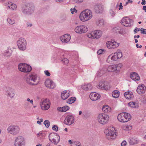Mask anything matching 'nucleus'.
<instances>
[{
  "mask_svg": "<svg viewBox=\"0 0 146 146\" xmlns=\"http://www.w3.org/2000/svg\"><path fill=\"white\" fill-rule=\"evenodd\" d=\"M25 7H27L29 11V12H30L31 14L34 12L35 9V7L34 5L32 3H27L25 5Z\"/></svg>",
  "mask_w": 146,
  "mask_h": 146,
  "instance_id": "nucleus-20",
  "label": "nucleus"
},
{
  "mask_svg": "<svg viewBox=\"0 0 146 146\" xmlns=\"http://www.w3.org/2000/svg\"><path fill=\"white\" fill-rule=\"evenodd\" d=\"M94 9L95 12L96 13H100V4H96L94 6Z\"/></svg>",
  "mask_w": 146,
  "mask_h": 146,
  "instance_id": "nucleus-30",
  "label": "nucleus"
},
{
  "mask_svg": "<svg viewBox=\"0 0 146 146\" xmlns=\"http://www.w3.org/2000/svg\"><path fill=\"white\" fill-rule=\"evenodd\" d=\"M131 79L134 81L139 80V76L136 73L132 72L130 75Z\"/></svg>",
  "mask_w": 146,
  "mask_h": 146,
  "instance_id": "nucleus-25",
  "label": "nucleus"
},
{
  "mask_svg": "<svg viewBox=\"0 0 146 146\" xmlns=\"http://www.w3.org/2000/svg\"><path fill=\"white\" fill-rule=\"evenodd\" d=\"M101 25H102L101 23H102V25H104L105 23L103 19H101Z\"/></svg>",
  "mask_w": 146,
  "mask_h": 146,
  "instance_id": "nucleus-61",
  "label": "nucleus"
},
{
  "mask_svg": "<svg viewBox=\"0 0 146 146\" xmlns=\"http://www.w3.org/2000/svg\"><path fill=\"white\" fill-rule=\"evenodd\" d=\"M48 104L49 105H50V100L48 99H45L40 104Z\"/></svg>",
  "mask_w": 146,
  "mask_h": 146,
  "instance_id": "nucleus-38",
  "label": "nucleus"
},
{
  "mask_svg": "<svg viewBox=\"0 0 146 146\" xmlns=\"http://www.w3.org/2000/svg\"><path fill=\"white\" fill-rule=\"evenodd\" d=\"M74 120L75 118L73 116L68 115L66 116L64 123L67 125H70L74 123Z\"/></svg>",
  "mask_w": 146,
  "mask_h": 146,
  "instance_id": "nucleus-9",
  "label": "nucleus"
},
{
  "mask_svg": "<svg viewBox=\"0 0 146 146\" xmlns=\"http://www.w3.org/2000/svg\"><path fill=\"white\" fill-rule=\"evenodd\" d=\"M37 78V76L36 74H31L26 78V81L27 84L34 85L35 84L34 82H36Z\"/></svg>",
  "mask_w": 146,
  "mask_h": 146,
  "instance_id": "nucleus-6",
  "label": "nucleus"
},
{
  "mask_svg": "<svg viewBox=\"0 0 146 146\" xmlns=\"http://www.w3.org/2000/svg\"><path fill=\"white\" fill-rule=\"evenodd\" d=\"M102 111L105 113L110 112L111 110V108H110L108 105H105L102 108Z\"/></svg>",
  "mask_w": 146,
  "mask_h": 146,
  "instance_id": "nucleus-29",
  "label": "nucleus"
},
{
  "mask_svg": "<svg viewBox=\"0 0 146 146\" xmlns=\"http://www.w3.org/2000/svg\"><path fill=\"white\" fill-rule=\"evenodd\" d=\"M20 130L19 126L14 125L9 126L7 129L9 133L14 135L17 134L19 133Z\"/></svg>",
  "mask_w": 146,
  "mask_h": 146,
  "instance_id": "nucleus-2",
  "label": "nucleus"
},
{
  "mask_svg": "<svg viewBox=\"0 0 146 146\" xmlns=\"http://www.w3.org/2000/svg\"><path fill=\"white\" fill-rule=\"evenodd\" d=\"M107 47L109 48L114 49L118 47L119 43L115 41L113 39H112L111 41L107 42L106 44Z\"/></svg>",
  "mask_w": 146,
  "mask_h": 146,
  "instance_id": "nucleus-13",
  "label": "nucleus"
},
{
  "mask_svg": "<svg viewBox=\"0 0 146 146\" xmlns=\"http://www.w3.org/2000/svg\"><path fill=\"white\" fill-rule=\"evenodd\" d=\"M71 12L72 14H73V13L74 12L76 11V9L75 8H74L73 9H70Z\"/></svg>",
  "mask_w": 146,
  "mask_h": 146,
  "instance_id": "nucleus-59",
  "label": "nucleus"
},
{
  "mask_svg": "<svg viewBox=\"0 0 146 146\" xmlns=\"http://www.w3.org/2000/svg\"><path fill=\"white\" fill-rule=\"evenodd\" d=\"M72 1L74 3H76L78 4H79L82 3L84 0H72Z\"/></svg>",
  "mask_w": 146,
  "mask_h": 146,
  "instance_id": "nucleus-49",
  "label": "nucleus"
},
{
  "mask_svg": "<svg viewBox=\"0 0 146 146\" xmlns=\"http://www.w3.org/2000/svg\"><path fill=\"white\" fill-rule=\"evenodd\" d=\"M110 86L109 83L106 81H104L102 82L101 84V89L107 90L109 89Z\"/></svg>",
  "mask_w": 146,
  "mask_h": 146,
  "instance_id": "nucleus-22",
  "label": "nucleus"
},
{
  "mask_svg": "<svg viewBox=\"0 0 146 146\" xmlns=\"http://www.w3.org/2000/svg\"><path fill=\"white\" fill-rule=\"evenodd\" d=\"M129 144L131 145H133L135 144H137V141L134 139H130L129 141Z\"/></svg>",
  "mask_w": 146,
  "mask_h": 146,
  "instance_id": "nucleus-44",
  "label": "nucleus"
},
{
  "mask_svg": "<svg viewBox=\"0 0 146 146\" xmlns=\"http://www.w3.org/2000/svg\"><path fill=\"white\" fill-rule=\"evenodd\" d=\"M9 9H11L12 10H15L17 8V5L15 4L11 3L8 5Z\"/></svg>",
  "mask_w": 146,
  "mask_h": 146,
  "instance_id": "nucleus-36",
  "label": "nucleus"
},
{
  "mask_svg": "<svg viewBox=\"0 0 146 146\" xmlns=\"http://www.w3.org/2000/svg\"><path fill=\"white\" fill-rule=\"evenodd\" d=\"M127 143L126 141L124 140L121 143V146H126Z\"/></svg>",
  "mask_w": 146,
  "mask_h": 146,
  "instance_id": "nucleus-52",
  "label": "nucleus"
},
{
  "mask_svg": "<svg viewBox=\"0 0 146 146\" xmlns=\"http://www.w3.org/2000/svg\"><path fill=\"white\" fill-rule=\"evenodd\" d=\"M119 92L117 90H115L112 93V95L114 98H117L119 97Z\"/></svg>",
  "mask_w": 146,
  "mask_h": 146,
  "instance_id": "nucleus-31",
  "label": "nucleus"
},
{
  "mask_svg": "<svg viewBox=\"0 0 146 146\" xmlns=\"http://www.w3.org/2000/svg\"><path fill=\"white\" fill-rule=\"evenodd\" d=\"M7 21L11 25H13L15 23V21L14 20H12L9 18L7 19Z\"/></svg>",
  "mask_w": 146,
  "mask_h": 146,
  "instance_id": "nucleus-45",
  "label": "nucleus"
},
{
  "mask_svg": "<svg viewBox=\"0 0 146 146\" xmlns=\"http://www.w3.org/2000/svg\"><path fill=\"white\" fill-rule=\"evenodd\" d=\"M29 11L28 10V9L27 7H25H25H23L22 9V13L24 14L27 15H31L30 12H29Z\"/></svg>",
  "mask_w": 146,
  "mask_h": 146,
  "instance_id": "nucleus-33",
  "label": "nucleus"
},
{
  "mask_svg": "<svg viewBox=\"0 0 146 146\" xmlns=\"http://www.w3.org/2000/svg\"><path fill=\"white\" fill-rule=\"evenodd\" d=\"M18 68L20 71L24 72H29L32 70V68L30 66L25 63L19 64Z\"/></svg>",
  "mask_w": 146,
  "mask_h": 146,
  "instance_id": "nucleus-5",
  "label": "nucleus"
},
{
  "mask_svg": "<svg viewBox=\"0 0 146 146\" xmlns=\"http://www.w3.org/2000/svg\"><path fill=\"white\" fill-rule=\"evenodd\" d=\"M146 89V87L144 84L139 85L137 90V92L139 94L144 93Z\"/></svg>",
  "mask_w": 146,
  "mask_h": 146,
  "instance_id": "nucleus-16",
  "label": "nucleus"
},
{
  "mask_svg": "<svg viewBox=\"0 0 146 146\" xmlns=\"http://www.w3.org/2000/svg\"><path fill=\"white\" fill-rule=\"evenodd\" d=\"M55 1L57 3H61L63 2L64 0H55Z\"/></svg>",
  "mask_w": 146,
  "mask_h": 146,
  "instance_id": "nucleus-63",
  "label": "nucleus"
},
{
  "mask_svg": "<svg viewBox=\"0 0 146 146\" xmlns=\"http://www.w3.org/2000/svg\"><path fill=\"white\" fill-rule=\"evenodd\" d=\"M108 116L106 114L102 113L101 116V124H104L106 123L109 119Z\"/></svg>",
  "mask_w": 146,
  "mask_h": 146,
  "instance_id": "nucleus-19",
  "label": "nucleus"
},
{
  "mask_svg": "<svg viewBox=\"0 0 146 146\" xmlns=\"http://www.w3.org/2000/svg\"><path fill=\"white\" fill-rule=\"evenodd\" d=\"M126 127L128 130H131L132 129V127L130 125H127L126 126Z\"/></svg>",
  "mask_w": 146,
  "mask_h": 146,
  "instance_id": "nucleus-56",
  "label": "nucleus"
},
{
  "mask_svg": "<svg viewBox=\"0 0 146 146\" xmlns=\"http://www.w3.org/2000/svg\"><path fill=\"white\" fill-rule=\"evenodd\" d=\"M52 129L53 130L57 131H58V127L56 125H54L52 127Z\"/></svg>",
  "mask_w": 146,
  "mask_h": 146,
  "instance_id": "nucleus-50",
  "label": "nucleus"
},
{
  "mask_svg": "<svg viewBox=\"0 0 146 146\" xmlns=\"http://www.w3.org/2000/svg\"><path fill=\"white\" fill-rule=\"evenodd\" d=\"M84 11L85 12V13H86V15H87V17L89 20L92 17V12L91 10L88 9H86Z\"/></svg>",
  "mask_w": 146,
  "mask_h": 146,
  "instance_id": "nucleus-28",
  "label": "nucleus"
},
{
  "mask_svg": "<svg viewBox=\"0 0 146 146\" xmlns=\"http://www.w3.org/2000/svg\"><path fill=\"white\" fill-rule=\"evenodd\" d=\"M124 96L125 98L128 99H131L133 98V95L131 92H126L124 93Z\"/></svg>",
  "mask_w": 146,
  "mask_h": 146,
  "instance_id": "nucleus-26",
  "label": "nucleus"
},
{
  "mask_svg": "<svg viewBox=\"0 0 146 146\" xmlns=\"http://www.w3.org/2000/svg\"><path fill=\"white\" fill-rule=\"evenodd\" d=\"M90 98L92 101H96L100 98V95L94 92L91 93L90 95Z\"/></svg>",
  "mask_w": 146,
  "mask_h": 146,
  "instance_id": "nucleus-17",
  "label": "nucleus"
},
{
  "mask_svg": "<svg viewBox=\"0 0 146 146\" xmlns=\"http://www.w3.org/2000/svg\"><path fill=\"white\" fill-rule=\"evenodd\" d=\"M50 121L48 120H45L44 122V124L45 126L47 128H48L50 125Z\"/></svg>",
  "mask_w": 146,
  "mask_h": 146,
  "instance_id": "nucleus-41",
  "label": "nucleus"
},
{
  "mask_svg": "<svg viewBox=\"0 0 146 146\" xmlns=\"http://www.w3.org/2000/svg\"><path fill=\"white\" fill-rule=\"evenodd\" d=\"M69 108H70L68 106H66L62 107V109L63 111H66L68 110Z\"/></svg>",
  "mask_w": 146,
  "mask_h": 146,
  "instance_id": "nucleus-47",
  "label": "nucleus"
},
{
  "mask_svg": "<svg viewBox=\"0 0 146 146\" xmlns=\"http://www.w3.org/2000/svg\"><path fill=\"white\" fill-rule=\"evenodd\" d=\"M88 30L86 26L80 25L77 26L75 29L74 31L77 33L81 34L86 33Z\"/></svg>",
  "mask_w": 146,
  "mask_h": 146,
  "instance_id": "nucleus-12",
  "label": "nucleus"
},
{
  "mask_svg": "<svg viewBox=\"0 0 146 146\" xmlns=\"http://www.w3.org/2000/svg\"><path fill=\"white\" fill-rule=\"evenodd\" d=\"M109 13L112 17H113L115 15V13L112 9H110L109 11Z\"/></svg>",
  "mask_w": 146,
  "mask_h": 146,
  "instance_id": "nucleus-42",
  "label": "nucleus"
},
{
  "mask_svg": "<svg viewBox=\"0 0 146 146\" xmlns=\"http://www.w3.org/2000/svg\"><path fill=\"white\" fill-rule=\"evenodd\" d=\"M45 86L47 88L50 89H53L55 86L54 82L50 79L46 80L45 82Z\"/></svg>",
  "mask_w": 146,
  "mask_h": 146,
  "instance_id": "nucleus-15",
  "label": "nucleus"
},
{
  "mask_svg": "<svg viewBox=\"0 0 146 146\" xmlns=\"http://www.w3.org/2000/svg\"><path fill=\"white\" fill-rule=\"evenodd\" d=\"M142 2L141 3V4L143 5H145L146 3V2L145 0H142Z\"/></svg>",
  "mask_w": 146,
  "mask_h": 146,
  "instance_id": "nucleus-64",
  "label": "nucleus"
},
{
  "mask_svg": "<svg viewBox=\"0 0 146 146\" xmlns=\"http://www.w3.org/2000/svg\"><path fill=\"white\" fill-rule=\"evenodd\" d=\"M121 24L126 27H130L133 25V21L132 20L127 17H124L121 20Z\"/></svg>",
  "mask_w": 146,
  "mask_h": 146,
  "instance_id": "nucleus-10",
  "label": "nucleus"
},
{
  "mask_svg": "<svg viewBox=\"0 0 146 146\" xmlns=\"http://www.w3.org/2000/svg\"><path fill=\"white\" fill-rule=\"evenodd\" d=\"M7 93L8 96L11 98H13L15 95L13 92L12 91H7Z\"/></svg>",
  "mask_w": 146,
  "mask_h": 146,
  "instance_id": "nucleus-43",
  "label": "nucleus"
},
{
  "mask_svg": "<svg viewBox=\"0 0 146 146\" xmlns=\"http://www.w3.org/2000/svg\"><path fill=\"white\" fill-rule=\"evenodd\" d=\"M104 5H102V7H101V13H102L103 12H104L105 11L104 8L103 7Z\"/></svg>",
  "mask_w": 146,
  "mask_h": 146,
  "instance_id": "nucleus-58",
  "label": "nucleus"
},
{
  "mask_svg": "<svg viewBox=\"0 0 146 146\" xmlns=\"http://www.w3.org/2000/svg\"><path fill=\"white\" fill-rule=\"evenodd\" d=\"M70 92L68 90L62 92L61 94V97L62 99L65 100L67 99L70 95Z\"/></svg>",
  "mask_w": 146,
  "mask_h": 146,
  "instance_id": "nucleus-21",
  "label": "nucleus"
},
{
  "mask_svg": "<svg viewBox=\"0 0 146 146\" xmlns=\"http://www.w3.org/2000/svg\"><path fill=\"white\" fill-rule=\"evenodd\" d=\"M115 53L117 56V59L121 58L122 56V54L121 52H118Z\"/></svg>",
  "mask_w": 146,
  "mask_h": 146,
  "instance_id": "nucleus-40",
  "label": "nucleus"
},
{
  "mask_svg": "<svg viewBox=\"0 0 146 146\" xmlns=\"http://www.w3.org/2000/svg\"><path fill=\"white\" fill-rule=\"evenodd\" d=\"M121 30L120 27H117L114 28L112 29V31L114 33L121 34V32L120 31Z\"/></svg>",
  "mask_w": 146,
  "mask_h": 146,
  "instance_id": "nucleus-32",
  "label": "nucleus"
},
{
  "mask_svg": "<svg viewBox=\"0 0 146 146\" xmlns=\"http://www.w3.org/2000/svg\"><path fill=\"white\" fill-rule=\"evenodd\" d=\"M40 104L42 110H47L50 108V105H49L48 104Z\"/></svg>",
  "mask_w": 146,
  "mask_h": 146,
  "instance_id": "nucleus-34",
  "label": "nucleus"
},
{
  "mask_svg": "<svg viewBox=\"0 0 146 146\" xmlns=\"http://www.w3.org/2000/svg\"><path fill=\"white\" fill-rule=\"evenodd\" d=\"M76 100V99L75 97H71L68 100L67 103L69 104H71L74 103L75 101Z\"/></svg>",
  "mask_w": 146,
  "mask_h": 146,
  "instance_id": "nucleus-37",
  "label": "nucleus"
},
{
  "mask_svg": "<svg viewBox=\"0 0 146 146\" xmlns=\"http://www.w3.org/2000/svg\"><path fill=\"white\" fill-rule=\"evenodd\" d=\"M117 70V66L115 65H113L108 66V68H105L104 70V72L108 70L109 72H113Z\"/></svg>",
  "mask_w": 146,
  "mask_h": 146,
  "instance_id": "nucleus-23",
  "label": "nucleus"
},
{
  "mask_svg": "<svg viewBox=\"0 0 146 146\" xmlns=\"http://www.w3.org/2000/svg\"><path fill=\"white\" fill-rule=\"evenodd\" d=\"M119 7V10H121L123 9V6L122 5V3H120Z\"/></svg>",
  "mask_w": 146,
  "mask_h": 146,
  "instance_id": "nucleus-53",
  "label": "nucleus"
},
{
  "mask_svg": "<svg viewBox=\"0 0 146 146\" xmlns=\"http://www.w3.org/2000/svg\"><path fill=\"white\" fill-rule=\"evenodd\" d=\"M117 59V56L114 53V54H111L108 56L107 62L108 63H111L113 62L116 60Z\"/></svg>",
  "mask_w": 146,
  "mask_h": 146,
  "instance_id": "nucleus-18",
  "label": "nucleus"
},
{
  "mask_svg": "<svg viewBox=\"0 0 146 146\" xmlns=\"http://www.w3.org/2000/svg\"><path fill=\"white\" fill-rule=\"evenodd\" d=\"M82 88L83 89L86 90H91L92 89V86L90 84H84L82 86Z\"/></svg>",
  "mask_w": 146,
  "mask_h": 146,
  "instance_id": "nucleus-27",
  "label": "nucleus"
},
{
  "mask_svg": "<svg viewBox=\"0 0 146 146\" xmlns=\"http://www.w3.org/2000/svg\"><path fill=\"white\" fill-rule=\"evenodd\" d=\"M62 108L59 107L57 108V109L58 111H63Z\"/></svg>",
  "mask_w": 146,
  "mask_h": 146,
  "instance_id": "nucleus-62",
  "label": "nucleus"
},
{
  "mask_svg": "<svg viewBox=\"0 0 146 146\" xmlns=\"http://www.w3.org/2000/svg\"><path fill=\"white\" fill-rule=\"evenodd\" d=\"M17 44L20 50L24 51L26 49L27 42L24 38H20L17 41Z\"/></svg>",
  "mask_w": 146,
  "mask_h": 146,
  "instance_id": "nucleus-3",
  "label": "nucleus"
},
{
  "mask_svg": "<svg viewBox=\"0 0 146 146\" xmlns=\"http://www.w3.org/2000/svg\"><path fill=\"white\" fill-rule=\"evenodd\" d=\"M27 101L28 102H29L31 103L32 104H33V100H31L29 98H28L27 99Z\"/></svg>",
  "mask_w": 146,
  "mask_h": 146,
  "instance_id": "nucleus-55",
  "label": "nucleus"
},
{
  "mask_svg": "<svg viewBox=\"0 0 146 146\" xmlns=\"http://www.w3.org/2000/svg\"><path fill=\"white\" fill-rule=\"evenodd\" d=\"M115 129L113 127L112 128V129H107L104 131V133L107 136H110V139H114L116 136V133L114 131Z\"/></svg>",
  "mask_w": 146,
  "mask_h": 146,
  "instance_id": "nucleus-8",
  "label": "nucleus"
},
{
  "mask_svg": "<svg viewBox=\"0 0 146 146\" xmlns=\"http://www.w3.org/2000/svg\"><path fill=\"white\" fill-rule=\"evenodd\" d=\"M62 61L64 64H66L69 62L68 60L66 58H64L62 60Z\"/></svg>",
  "mask_w": 146,
  "mask_h": 146,
  "instance_id": "nucleus-46",
  "label": "nucleus"
},
{
  "mask_svg": "<svg viewBox=\"0 0 146 146\" xmlns=\"http://www.w3.org/2000/svg\"><path fill=\"white\" fill-rule=\"evenodd\" d=\"M49 139L50 141L56 145L59 142L60 138L59 135L55 133H52L49 135Z\"/></svg>",
  "mask_w": 146,
  "mask_h": 146,
  "instance_id": "nucleus-4",
  "label": "nucleus"
},
{
  "mask_svg": "<svg viewBox=\"0 0 146 146\" xmlns=\"http://www.w3.org/2000/svg\"><path fill=\"white\" fill-rule=\"evenodd\" d=\"M27 27H30L32 26V24L31 23H27L26 24Z\"/></svg>",
  "mask_w": 146,
  "mask_h": 146,
  "instance_id": "nucleus-57",
  "label": "nucleus"
},
{
  "mask_svg": "<svg viewBox=\"0 0 146 146\" xmlns=\"http://www.w3.org/2000/svg\"><path fill=\"white\" fill-rule=\"evenodd\" d=\"M106 52V50L104 49H101V54H104Z\"/></svg>",
  "mask_w": 146,
  "mask_h": 146,
  "instance_id": "nucleus-54",
  "label": "nucleus"
},
{
  "mask_svg": "<svg viewBox=\"0 0 146 146\" xmlns=\"http://www.w3.org/2000/svg\"><path fill=\"white\" fill-rule=\"evenodd\" d=\"M44 72L45 75L47 76H49L50 75V73L48 70L44 71Z\"/></svg>",
  "mask_w": 146,
  "mask_h": 146,
  "instance_id": "nucleus-51",
  "label": "nucleus"
},
{
  "mask_svg": "<svg viewBox=\"0 0 146 146\" xmlns=\"http://www.w3.org/2000/svg\"><path fill=\"white\" fill-rule=\"evenodd\" d=\"M84 118L87 119L90 116V113L88 112H86L83 114Z\"/></svg>",
  "mask_w": 146,
  "mask_h": 146,
  "instance_id": "nucleus-39",
  "label": "nucleus"
},
{
  "mask_svg": "<svg viewBox=\"0 0 146 146\" xmlns=\"http://www.w3.org/2000/svg\"><path fill=\"white\" fill-rule=\"evenodd\" d=\"M128 105L129 106L135 108L137 106L138 104L134 102H130L128 104Z\"/></svg>",
  "mask_w": 146,
  "mask_h": 146,
  "instance_id": "nucleus-35",
  "label": "nucleus"
},
{
  "mask_svg": "<svg viewBox=\"0 0 146 146\" xmlns=\"http://www.w3.org/2000/svg\"><path fill=\"white\" fill-rule=\"evenodd\" d=\"M100 71H98L96 74V76H97L98 78H100Z\"/></svg>",
  "mask_w": 146,
  "mask_h": 146,
  "instance_id": "nucleus-60",
  "label": "nucleus"
},
{
  "mask_svg": "<svg viewBox=\"0 0 146 146\" xmlns=\"http://www.w3.org/2000/svg\"><path fill=\"white\" fill-rule=\"evenodd\" d=\"M25 140L22 136H19L16 137L15 141V146H24Z\"/></svg>",
  "mask_w": 146,
  "mask_h": 146,
  "instance_id": "nucleus-7",
  "label": "nucleus"
},
{
  "mask_svg": "<svg viewBox=\"0 0 146 146\" xmlns=\"http://www.w3.org/2000/svg\"><path fill=\"white\" fill-rule=\"evenodd\" d=\"M131 116L129 113L122 112L118 114L117 117L118 120L121 122H126L131 119Z\"/></svg>",
  "mask_w": 146,
  "mask_h": 146,
  "instance_id": "nucleus-1",
  "label": "nucleus"
},
{
  "mask_svg": "<svg viewBox=\"0 0 146 146\" xmlns=\"http://www.w3.org/2000/svg\"><path fill=\"white\" fill-rule=\"evenodd\" d=\"M74 145L77 146H81L80 142L78 141H75L73 143Z\"/></svg>",
  "mask_w": 146,
  "mask_h": 146,
  "instance_id": "nucleus-48",
  "label": "nucleus"
},
{
  "mask_svg": "<svg viewBox=\"0 0 146 146\" xmlns=\"http://www.w3.org/2000/svg\"><path fill=\"white\" fill-rule=\"evenodd\" d=\"M85 12V11H83L81 13L80 16V19L83 21H85L88 20L87 15Z\"/></svg>",
  "mask_w": 146,
  "mask_h": 146,
  "instance_id": "nucleus-24",
  "label": "nucleus"
},
{
  "mask_svg": "<svg viewBox=\"0 0 146 146\" xmlns=\"http://www.w3.org/2000/svg\"><path fill=\"white\" fill-rule=\"evenodd\" d=\"M88 37L92 39L98 38L100 37V30L95 31L87 35Z\"/></svg>",
  "mask_w": 146,
  "mask_h": 146,
  "instance_id": "nucleus-11",
  "label": "nucleus"
},
{
  "mask_svg": "<svg viewBox=\"0 0 146 146\" xmlns=\"http://www.w3.org/2000/svg\"><path fill=\"white\" fill-rule=\"evenodd\" d=\"M71 38V36L69 34H65L61 36L60 39L61 41L64 43H66L69 41Z\"/></svg>",
  "mask_w": 146,
  "mask_h": 146,
  "instance_id": "nucleus-14",
  "label": "nucleus"
}]
</instances>
